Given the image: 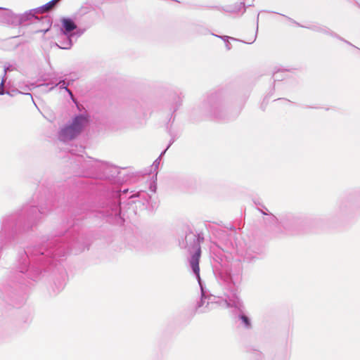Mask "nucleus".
Listing matches in <instances>:
<instances>
[{
  "label": "nucleus",
  "mask_w": 360,
  "mask_h": 360,
  "mask_svg": "<svg viewBox=\"0 0 360 360\" xmlns=\"http://www.w3.org/2000/svg\"><path fill=\"white\" fill-rule=\"evenodd\" d=\"M87 123L88 120L86 117H77L70 126H68L61 130L59 135L60 139L63 141L71 140L79 134Z\"/></svg>",
  "instance_id": "obj_1"
},
{
  "label": "nucleus",
  "mask_w": 360,
  "mask_h": 360,
  "mask_svg": "<svg viewBox=\"0 0 360 360\" xmlns=\"http://www.w3.org/2000/svg\"><path fill=\"white\" fill-rule=\"evenodd\" d=\"M62 22L63 27L64 28V31L62 34L63 36H67L68 37V38H70L69 33L76 28V25H75L74 22L70 19H63ZM71 39H68V41L61 44L60 47L63 49H68L71 47Z\"/></svg>",
  "instance_id": "obj_2"
},
{
  "label": "nucleus",
  "mask_w": 360,
  "mask_h": 360,
  "mask_svg": "<svg viewBox=\"0 0 360 360\" xmlns=\"http://www.w3.org/2000/svg\"><path fill=\"white\" fill-rule=\"evenodd\" d=\"M59 1L60 0H52L41 7H39L34 10L30 11L28 13H25L24 14V15L22 17H21V18H24V19L27 20V19H30V17L34 16V15L36 13H44L48 12L49 11L52 9Z\"/></svg>",
  "instance_id": "obj_3"
},
{
  "label": "nucleus",
  "mask_w": 360,
  "mask_h": 360,
  "mask_svg": "<svg viewBox=\"0 0 360 360\" xmlns=\"http://www.w3.org/2000/svg\"><path fill=\"white\" fill-rule=\"evenodd\" d=\"M200 257V250L198 247L195 248V252L194 255L189 259L191 267L196 276L197 278H200V268H199V259Z\"/></svg>",
  "instance_id": "obj_4"
},
{
  "label": "nucleus",
  "mask_w": 360,
  "mask_h": 360,
  "mask_svg": "<svg viewBox=\"0 0 360 360\" xmlns=\"http://www.w3.org/2000/svg\"><path fill=\"white\" fill-rule=\"evenodd\" d=\"M240 319H242L243 322L245 323V325L247 327L250 326V321H249L248 318L246 316L243 315V316H241Z\"/></svg>",
  "instance_id": "obj_5"
},
{
  "label": "nucleus",
  "mask_w": 360,
  "mask_h": 360,
  "mask_svg": "<svg viewBox=\"0 0 360 360\" xmlns=\"http://www.w3.org/2000/svg\"><path fill=\"white\" fill-rule=\"evenodd\" d=\"M4 79H3L1 83L0 84V94H2L4 93Z\"/></svg>",
  "instance_id": "obj_6"
},
{
  "label": "nucleus",
  "mask_w": 360,
  "mask_h": 360,
  "mask_svg": "<svg viewBox=\"0 0 360 360\" xmlns=\"http://www.w3.org/2000/svg\"><path fill=\"white\" fill-rule=\"evenodd\" d=\"M65 89H66V91H68V93L70 94V95H71V96H72V93H71V91H70V90H68L67 88H65Z\"/></svg>",
  "instance_id": "obj_7"
},
{
  "label": "nucleus",
  "mask_w": 360,
  "mask_h": 360,
  "mask_svg": "<svg viewBox=\"0 0 360 360\" xmlns=\"http://www.w3.org/2000/svg\"><path fill=\"white\" fill-rule=\"evenodd\" d=\"M15 18H17L18 20H20V17L19 16H15Z\"/></svg>",
  "instance_id": "obj_8"
}]
</instances>
